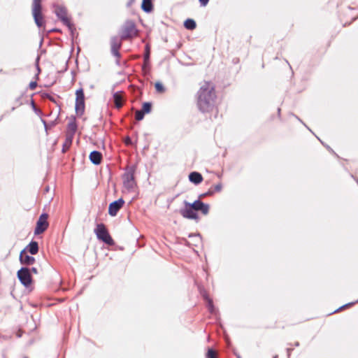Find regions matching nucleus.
Listing matches in <instances>:
<instances>
[{
	"label": "nucleus",
	"mask_w": 358,
	"mask_h": 358,
	"mask_svg": "<svg viewBox=\"0 0 358 358\" xmlns=\"http://www.w3.org/2000/svg\"><path fill=\"white\" fill-rule=\"evenodd\" d=\"M216 98L214 85L210 82H204L197 92L199 110L202 113L211 111L215 106Z\"/></svg>",
	"instance_id": "f257e3e1"
},
{
	"label": "nucleus",
	"mask_w": 358,
	"mask_h": 358,
	"mask_svg": "<svg viewBox=\"0 0 358 358\" xmlns=\"http://www.w3.org/2000/svg\"><path fill=\"white\" fill-rule=\"evenodd\" d=\"M55 13L63 24L68 27L71 36L73 37L76 32V28L67 16V10L66 8L59 5L55 6Z\"/></svg>",
	"instance_id": "f03ea898"
},
{
	"label": "nucleus",
	"mask_w": 358,
	"mask_h": 358,
	"mask_svg": "<svg viewBox=\"0 0 358 358\" xmlns=\"http://www.w3.org/2000/svg\"><path fill=\"white\" fill-rule=\"evenodd\" d=\"M135 171V166L127 167L125 173L122 176L124 187L129 192H133L136 186L134 179Z\"/></svg>",
	"instance_id": "7ed1b4c3"
},
{
	"label": "nucleus",
	"mask_w": 358,
	"mask_h": 358,
	"mask_svg": "<svg viewBox=\"0 0 358 358\" xmlns=\"http://www.w3.org/2000/svg\"><path fill=\"white\" fill-rule=\"evenodd\" d=\"M42 6L41 0H33L32 3V15L36 24L38 27H41L44 24V20L41 13Z\"/></svg>",
	"instance_id": "20e7f679"
},
{
	"label": "nucleus",
	"mask_w": 358,
	"mask_h": 358,
	"mask_svg": "<svg viewBox=\"0 0 358 358\" xmlns=\"http://www.w3.org/2000/svg\"><path fill=\"white\" fill-rule=\"evenodd\" d=\"M94 233L99 240L110 245L113 244V240L103 224H98L94 229Z\"/></svg>",
	"instance_id": "39448f33"
},
{
	"label": "nucleus",
	"mask_w": 358,
	"mask_h": 358,
	"mask_svg": "<svg viewBox=\"0 0 358 358\" xmlns=\"http://www.w3.org/2000/svg\"><path fill=\"white\" fill-rule=\"evenodd\" d=\"M136 35L137 30L134 22L132 21L126 22L122 29L121 39L127 40Z\"/></svg>",
	"instance_id": "423d86ee"
},
{
	"label": "nucleus",
	"mask_w": 358,
	"mask_h": 358,
	"mask_svg": "<svg viewBox=\"0 0 358 358\" xmlns=\"http://www.w3.org/2000/svg\"><path fill=\"white\" fill-rule=\"evenodd\" d=\"M75 109L78 115H82L85 111V95L82 88L77 90L76 92Z\"/></svg>",
	"instance_id": "0eeeda50"
},
{
	"label": "nucleus",
	"mask_w": 358,
	"mask_h": 358,
	"mask_svg": "<svg viewBox=\"0 0 358 358\" xmlns=\"http://www.w3.org/2000/svg\"><path fill=\"white\" fill-rule=\"evenodd\" d=\"M17 278L20 282L25 287L31 285L32 278L30 269L27 267H22L17 271Z\"/></svg>",
	"instance_id": "6e6552de"
},
{
	"label": "nucleus",
	"mask_w": 358,
	"mask_h": 358,
	"mask_svg": "<svg viewBox=\"0 0 358 358\" xmlns=\"http://www.w3.org/2000/svg\"><path fill=\"white\" fill-rule=\"evenodd\" d=\"M185 207L180 210V215L187 219L189 220H197L198 215L195 212L194 209L192 207L191 203H189L187 201H184L183 202Z\"/></svg>",
	"instance_id": "1a4fd4ad"
},
{
	"label": "nucleus",
	"mask_w": 358,
	"mask_h": 358,
	"mask_svg": "<svg viewBox=\"0 0 358 358\" xmlns=\"http://www.w3.org/2000/svg\"><path fill=\"white\" fill-rule=\"evenodd\" d=\"M48 217V215L46 213H43L41 215L36 222V227L34 230V234L36 235L41 234L46 230L48 227V222L47 221Z\"/></svg>",
	"instance_id": "9d476101"
},
{
	"label": "nucleus",
	"mask_w": 358,
	"mask_h": 358,
	"mask_svg": "<svg viewBox=\"0 0 358 358\" xmlns=\"http://www.w3.org/2000/svg\"><path fill=\"white\" fill-rule=\"evenodd\" d=\"M122 41L121 37L120 38L117 36H113L110 38L111 53L117 58L120 57L119 50L122 46Z\"/></svg>",
	"instance_id": "9b49d317"
},
{
	"label": "nucleus",
	"mask_w": 358,
	"mask_h": 358,
	"mask_svg": "<svg viewBox=\"0 0 358 358\" xmlns=\"http://www.w3.org/2000/svg\"><path fill=\"white\" fill-rule=\"evenodd\" d=\"M124 203V201L122 198L110 203L108 207V214L110 216H115Z\"/></svg>",
	"instance_id": "f8f14e48"
},
{
	"label": "nucleus",
	"mask_w": 358,
	"mask_h": 358,
	"mask_svg": "<svg viewBox=\"0 0 358 358\" xmlns=\"http://www.w3.org/2000/svg\"><path fill=\"white\" fill-rule=\"evenodd\" d=\"M191 206L196 213V211H201L203 215H207L209 212V205L204 203L199 198L193 203H191Z\"/></svg>",
	"instance_id": "ddd939ff"
},
{
	"label": "nucleus",
	"mask_w": 358,
	"mask_h": 358,
	"mask_svg": "<svg viewBox=\"0 0 358 358\" xmlns=\"http://www.w3.org/2000/svg\"><path fill=\"white\" fill-rule=\"evenodd\" d=\"M20 262L22 264L32 265L35 262V258L28 255L26 249H24L20 254Z\"/></svg>",
	"instance_id": "4468645a"
},
{
	"label": "nucleus",
	"mask_w": 358,
	"mask_h": 358,
	"mask_svg": "<svg viewBox=\"0 0 358 358\" xmlns=\"http://www.w3.org/2000/svg\"><path fill=\"white\" fill-rule=\"evenodd\" d=\"M90 159L91 162L95 165H99L102 161V155L100 152L94 150L90 154Z\"/></svg>",
	"instance_id": "2eb2a0df"
},
{
	"label": "nucleus",
	"mask_w": 358,
	"mask_h": 358,
	"mask_svg": "<svg viewBox=\"0 0 358 358\" xmlns=\"http://www.w3.org/2000/svg\"><path fill=\"white\" fill-rule=\"evenodd\" d=\"M113 98V102H114L115 106L117 108H122L123 106V103H124V97H123V94H122V92H117L114 93Z\"/></svg>",
	"instance_id": "dca6fc26"
},
{
	"label": "nucleus",
	"mask_w": 358,
	"mask_h": 358,
	"mask_svg": "<svg viewBox=\"0 0 358 358\" xmlns=\"http://www.w3.org/2000/svg\"><path fill=\"white\" fill-rule=\"evenodd\" d=\"M200 292H201L202 296L207 302V308H208L209 312L212 314H215V308L214 307L213 300L209 298V296H208V294H206V292L205 291H203L200 289Z\"/></svg>",
	"instance_id": "f3484780"
},
{
	"label": "nucleus",
	"mask_w": 358,
	"mask_h": 358,
	"mask_svg": "<svg viewBox=\"0 0 358 358\" xmlns=\"http://www.w3.org/2000/svg\"><path fill=\"white\" fill-rule=\"evenodd\" d=\"M189 180L192 183H194L195 185H199V184H200L202 182L203 177H202V175L200 173L196 172V171H193V172L189 173Z\"/></svg>",
	"instance_id": "a211bd4d"
},
{
	"label": "nucleus",
	"mask_w": 358,
	"mask_h": 358,
	"mask_svg": "<svg viewBox=\"0 0 358 358\" xmlns=\"http://www.w3.org/2000/svg\"><path fill=\"white\" fill-rule=\"evenodd\" d=\"M31 255H34L38 252V244L36 241H31L25 248Z\"/></svg>",
	"instance_id": "6ab92c4d"
},
{
	"label": "nucleus",
	"mask_w": 358,
	"mask_h": 358,
	"mask_svg": "<svg viewBox=\"0 0 358 358\" xmlns=\"http://www.w3.org/2000/svg\"><path fill=\"white\" fill-rule=\"evenodd\" d=\"M189 238H193V243H191L189 241H185V245H197L201 241V238L199 234H190L189 235Z\"/></svg>",
	"instance_id": "aec40b11"
},
{
	"label": "nucleus",
	"mask_w": 358,
	"mask_h": 358,
	"mask_svg": "<svg viewBox=\"0 0 358 358\" xmlns=\"http://www.w3.org/2000/svg\"><path fill=\"white\" fill-rule=\"evenodd\" d=\"M141 8L145 13H150L153 9V4L151 0H143Z\"/></svg>",
	"instance_id": "412c9836"
},
{
	"label": "nucleus",
	"mask_w": 358,
	"mask_h": 358,
	"mask_svg": "<svg viewBox=\"0 0 358 358\" xmlns=\"http://www.w3.org/2000/svg\"><path fill=\"white\" fill-rule=\"evenodd\" d=\"M73 136L72 134H66L65 142L63 144L62 152H65L71 145Z\"/></svg>",
	"instance_id": "4be33fe9"
},
{
	"label": "nucleus",
	"mask_w": 358,
	"mask_h": 358,
	"mask_svg": "<svg viewBox=\"0 0 358 358\" xmlns=\"http://www.w3.org/2000/svg\"><path fill=\"white\" fill-rule=\"evenodd\" d=\"M77 130V124L75 121H71L68 124V132L66 134H72V136H74L76 131Z\"/></svg>",
	"instance_id": "5701e85b"
},
{
	"label": "nucleus",
	"mask_w": 358,
	"mask_h": 358,
	"mask_svg": "<svg viewBox=\"0 0 358 358\" xmlns=\"http://www.w3.org/2000/svg\"><path fill=\"white\" fill-rule=\"evenodd\" d=\"M184 26L187 29L193 30L196 28V22L192 19H187L184 22Z\"/></svg>",
	"instance_id": "b1692460"
},
{
	"label": "nucleus",
	"mask_w": 358,
	"mask_h": 358,
	"mask_svg": "<svg viewBox=\"0 0 358 358\" xmlns=\"http://www.w3.org/2000/svg\"><path fill=\"white\" fill-rule=\"evenodd\" d=\"M152 109V104L150 102H145L143 104L142 111L144 112V113H149L151 111Z\"/></svg>",
	"instance_id": "393cba45"
},
{
	"label": "nucleus",
	"mask_w": 358,
	"mask_h": 358,
	"mask_svg": "<svg viewBox=\"0 0 358 358\" xmlns=\"http://www.w3.org/2000/svg\"><path fill=\"white\" fill-rule=\"evenodd\" d=\"M156 91L159 93H164L165 92V87L162 85V83L159 82H157L155 85Z\"/></svg>",
	"instance_id": "a878e982"
},
{
	"label": "nucleus",
	"mask_w": 358,
	"mask_h": 358,
	"mask_svg": "<svg viewBox=\"0 0 358 358\" xmlns=\"http://www.w3.org/2000/svg\"><path fill=\"white\" fill-rule=\"evenodd\" d=\"M145 113L142 110H136L135 118L137 121L142 120L144 118Z\"/></svg>",
	"instance_id": "bb28decb"
},
{
	"label": "nucleus",
	"mask_w": 358,
	"mask_h": 358,
	"mask_svg": "<svg viewBox=\"0 0 358 358\" xmlns=\"http://www.w3.org/2000/svg\"><path fill=\"white\" fill-rule=\"evenodd\" d=\"M206 357L207 358H217V355L215 350L210 348L208 350Z\"/></svg>",
	"instance_id": "cd10ccee"
},
{
	"label": "nucleus",
	"mask_w": 358,
	"mask_h": 358,
	"mask_svg": "<svg viewBox=\"0 0 358 358\" xmlns=\"http://www.w3.org/2000/svg\"><path fill=\"white\" fill-rule=\"evenodd\" d=\"M214 193L215 191H213V188H210L207 192L200 194L199 198L201 199L206 196H212Z\"/></svg>",
	"instance_id": "c85d7f7f"
},
{
	"label": "nucleus",
	"mask_w": 358,
	"mask_h": 358,
	"mask_svg": "<svg viewBox=\"0 0 358 358\" xmlns=\"http://www.w3.org/2000/svg\"><path fill=\"white\" fill-rule=\"evenodd\" d=\"M149 59H150V49H149V47L148 45H146V50H145V52L144 55L145 62H149Z\"/></svg>",
	"instance_id": "c756f323"
},
{
	"label": "nucleus",
	"mask_w": 358,
	"mask_h": 358,
	"mask_svg": "<svg viewBox=\"0 0 358 358\" xmlns=\"http://www.w3.org/2000/svg\"><path fill=\"white\" fill-rule=\"evenodd\" d=\"M213 188V191H215V192H220L222 189V183H218L215 185Z\"/></svg>",
	"instance_id": "7c9ffc66"
},
{
	"label": "nucleus",
	"mask_w": 358,
	"mask_h": 358,
	"mask_svg": "<svg viewBox=\"0 0 358 358\" xmlns=\"http://www.w3.org/2000/svg\"><path fill=\"white\" fill-rule=\"evenodd\" d=\"M357 302H358V300L356 301V303H357ZM355 302H354V303H347V304H345V305H344V306H343L340 307L338 309H337V310H335L334 312H337V311H338V310H341V309H343V308H345V307L350 306H352V305H353V304H355Z\"/></svg>",
	"instance_id": "2f4dec72"
},
{
	"label": "nucleus",
	"mask_w": 358,
	"mask_h": 358,
	"mask_svg": "<svg viewBox=\"0 0 358 358\" xmlns=\"http://www.w3.org/2000/svg\"><path fill=\"white\" fill-rule=\"evenodd\" d=\"M36 86H37V83H36V82H35V81H31V82L29 83V88H30L31 90H35V89H36Z\"/></svg>",
	"instance_id": "473e14b6"
},
{
	"label": "nucleus",
	"mask_w": 358,
	"mask_h": 358,
	"mask_svg": "<svg viewBox=\"0 0 358 358\" xmlns=\"http://www.w3.org/2000/svg\"><path fill=\"white\" fill-rule=\"evenodd\" d=\"M199 1L201 6H206L208 3L209 0H199Z\"/></svg>",
	"instance_id": "72a5a7b5"
},
{
	"label": "nucleus",
	"mask_w": 358,
	"mask_h": 358,
	"mask_svg": "<svg viewBox=\"0 0 358 358\" xmlns=\"http://www.w3.org/2000/svg\"><path fill=\"white\" fill-rule=\"evenodd\" d=\"M32 272L34 273H38V270L35 267H32L31 269L30 270V273Z\"/></svg>",
	"instance_id": "f704fd0d"
},
{
	"label": "nucleus",
	"mask_w": 358,
	"mask_h": 358,
	"mask_svg": "<svg viewBox=\"0 0 358 358\" xmlns=\"http://www.w3.org/2000/svg\"><path fill=\"white\" fill-rule=\"evenodd\" d=\"M292 350V349H291V348L287 349L288 357L290 356V353H291Z\"/></svg>",
	"instance_id": "c9c22d12"
},
{
	"label": "nucleus",
	"mask_w": 358,
	"mask_h": 358,
	"mask_svg": "<svg viewBox=\"0 0 358 358\" xmlns=\"http://www.w3.org/2000/svg\"><path fill=\"white\" fill-rule=\"evenodd\" d=\"M20 97L16 99V103H17L18 106L22 104V103L20 102Z\"/></svg>",
	"instance_id": "e433bc0d"
},
{
	"label": "nucleus",
	"mask_w": 358,
	"mask_h": 358,
	"mask_svg": "<svg viewBox=\"0 0 358 358\" xmlns=\"http://www.w3.org/2000/svg\"><path fill=\"white\" fill-rule=\"evenodd\" d=\"M43 121V123L44 124V127H45V129H47V123L45 120H42Z\"/></svg>",
	"instance_id": "4c0bfd02"
},
{
	"label": "nucleus",
	"mask_w": 358,
	"mask_h": 358,
	"mask_svg": "<svg viewBox=\"0 0 358 358\" xmlns=\"http://www.w3.org/2000/svg\"><path fill=\"white\" fill-rule=\"evenodd\" d=\"M148 64H149V62H144L143 69H145L148 65Z\"/></svg>",
	"instance_id": "58836bf2"
},
{
	"label": "nucleus",
	"mask_w": 358,
	"mask_h": 358,
	"mask_svg": "<svg viewBox=\"0 0 358 358\" xmlns=\"http://www.w3.org/2000/svg\"><path fill=\"white\" fill-rule=\"evenodd\" d=\"M294 346H296V347L299 346V342H296V343H294Z\"/></svg>",
	"instance_id": "ea45409f"
},
{
	"label": "nucleus",
	"mask_w": 358,
	"mask_h": 358,
	"mask_svg": "<svg viewBox=\"0 0 358 358\" xmlns=\"http://www.w3.org/2000/svg\"><path fill=\"white\" fill-rule=\"evenodd\" d=\"M278 113H280V108H278Z\"/></svg>",
	"instance_id": "a19ab883"
},
{
	"label": "nucleus",
	"mask_w": 358,
	"mask_h": 358,
	"mask_svg": "<svg viewBox=\"0 0 358 358\" xmlns=\"http://www.w3.org/2000/svg\"><path fill=\"white\" fill-rule=\"evenodd\" d=\"M238 358H241V357H238Z\"/></svg>",
	"instance_id": "79ce46f5"
}]
</instances>
